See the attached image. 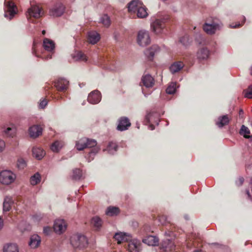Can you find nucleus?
Here are the masks:
<instances>
[{
	"mask_svg": "<svg viewBox=\"0 0 252 252\" xmlns=\"http://www.w3.org/2000/svg\"><path fill=\"white\" fill-rule=\"evenodd\" d=\"M70 244L75 249H82L87 247L88 241L84 235L77 233L71 237Z\"/></svg>",
	"mask_w": 252,
	"mask_h": 252,
	"instance_id": "f257e3e1",
	"label": "nucleus"
},
{
	"mask_svg": "<svg viewBox=\"0 0 252 252\" xmlns=\"http://www.w3.org/2000/svg\"><path fill=\"white\" fill-rule=\"evenodd\" d=\"M4 16L7 19L11 20L17 13V8L11 0H5L4 3Z\"/></svg>",
	"mask_w": 252,
	"mask_h": 252,
	"instance_id": "f03ea898",
	"label": "nucleus"
},
{
	"mask_svg": "<svg viewBox=\"0 0 252 252\" xmlns=\"http://www.w3.org/2000/svg\"><path fill=\"white\" fill-rule=\"evenodd\" d=\"M221 23L217 19H213L210 23H205L203 27L204 31L208 34L212 35L222 27Z\"/></svg>",
	"mask_w": 252,
	"mask_h": 252,
	"instance_id": "7ed1b4c3",
	"label": "nucleus"
},
{
	"mask_svg": "<svg viewBox=\"0 0 252 252\" xmlns=\"http://www.w3.org/2000/svg\"><path fill=\"white\" fill-rule=\"evenodd\" d=\"M97 145L95 140L86 137L80 138L76 142L75 148L78 151H82L85 148H91Z\"/></svg>",
	"mask_w": 252,
	"mask_h": 252,
	"instance_id": "20e7f679",
	"label": "nucleus"
},
{
	"mask_svg": "<svg viewBox=\"0 0 252 252\" xmlns=\"http://www.w3.org/2000/svg\"><path fill=\"white\" fill-rule=\"evenodd\" d=\"M43 46L45 50L49 52V54L46 56L44 53H43L40 55V57L45 60L51 59L55 47L54 41L49 38H45L43 40Z\"/></svg>",
	"mask_w": 252,
	"mask_h": 252,
	"instance_id": "39448f33",
	"label": "nucleus"
},
{
	"mask_svg": "<svg viewBox=\"0 0 252 252\" xmlns=\"http://www.w3.org/2000/svg\"><path fill=\"white\" fill-rule=\"evenodd\" d=\"M16 176L10 170H3L0 172V183L3 185H8L13 183Z\"/></svg>",
	"mask_w": 252,
	"mask_h": 252,
	"instance_id": "423d86ee",
	"label": "nucleus"
},
{
	"mask_svg": "<svg viewBox=\"0 0 252 252\" xmlns=\"http://www.w3.org/2000/svg\"><path fill=\"white\" fill-rule=\"evenodd\" d=\"M159 122V115L156 112H150L145 117L144 124L148 126L149 129L154 130L155 129L154 124L158 125Z\"/></svg>",
	"mask_w": 252,
	"mask_h": 252,
	"instance_id": "0eeeda50",
	"label": "nucleus"
},
{
	"mask_svg": "<svg viewBox=\"0 0 252 252\" xmlns=\"http://www.w3.org/2000/svg\"><path fill=\"white\" fill-rule=\"evenodd\" d=\"M151 39L149 32L145 30L139 31L137 33V42L142 47H145L150 44Z\"/></svg>",
	"mask_w": 252,
	"mask_h": 252,
	"instance_id": "6e6552de",
	"label": "nucleus"
},
{
	"mask_svg": "<svg viewBox=\"0 0 252 252\" xmlns=\"http://www.w3.org/2000/svg\"><path fill=\"white\" fill-rule=\"evenodd\" d=\"M166 19L165 18L157 19L151 24V29L156 34L162 32L165 28Z\"/></svg>",
	"mask_w": 252,
	"mask_h": 252,
	"instance_id": "1a4fd4ad",
	"label": "nucleus"
},
{
	"mask_svg": "<svg viewBox=\"0 0 252 252\" xmlns=\"http://www.w3.org/2000/svg\"><path fill=\"white\" fill-rule=\"evenodd\" d=\"M43 14L44 12L41 7L37 5H33L28 9L27 15L28 17L39 18Z\"/></svg>",
	"mask_w": 252,
	"mask_h": 252,
	"instance_id": "9d476101",
	"label": "nucleus"
},
{
	"mask_svg": "<svg viewBox=\"0 0 252 252\" xmlns=\"http://www.w3.org/2000/svg\"><path fill=\"white\" fill-rule=\"evenodd\" d=\"M65 7L61 3L55 4L49 10V15L53 17H59L62 15L64 11Z\"/></svg>",
	"mask_w": 252,
	"mask_h": 252,
	"instance_id": "9b49d317",
	"label": "nucleus"
},
{
	"mask_svg": "<svg viewBox=\"0 0 252 252\" xmlns=\"http://www.w3.org/2000/svg\"><path fill=\"white\" fill-rule=\"evenodd\" d=\"M66 227L67 224L64 220L57 219L54 222L53 228L56 233L60 234L65 231Z\"/></svg>",
	"mask_w": 252,
	"mask_h": 252,
	"instance_id": "f8f14e48",
	"label": "nucleus"
},
{
	"mask_svg": "<svg viewBox=\"0 0 252 252\" xmlns=\"http://www.w3.org/2000/svg\"><path fill=\"white\" fill-rule=\"evenodd\" d=\"M128 250L129 252H140L141 250V243L136 239L130 240L128 241Z\"/></svg>",
	"mask_w": 252,
	"mask_h": 252,
	"instance_id": "ddd939ff",
	"label": "nucleus"
},
{
	"mask_svg": "<svg viewBox=\"0 0 252 252\" xmlns=\"http://www.w3.org/2000/svg\"><path fill=\"white\" fill-rule=\"evenodd\" d=\"M131 126V123L128 118L122 117L118 120L117 130L122 131L127 130Z\"/></svg>",
	"mask_w": 252,
	"mask_h": 252,
	"instance_id": "4468645a",
	"label": "nucleus"
},
{
	"mask_svg": "<svg viewBox=\"0 0 252 252\" xmlns=\"http://www.w3.org/2000/svg\"><path fill=\"white\" fill-rule=\"evenodd\" d=\"M101 99V94L98 90L92 91L89 94L88 96V102L93 104L98 103Z\"/></svg>",
	"mask_w": 252,
	"mask_h": 252,
	"instance_id": "2eb2a0df",
	"label": "nucleus"
},
{
	"mask_svg": "<svg viewBox=\"0 0 252 252\" xmlns=\"http://www.w3.org/2000/svg\"><path fill=\"white\" fill-rule=\"evenodd\" d=\"M155 84L153 77L150 74L144 75L141 78V86H144L147 88H152Z\"/></svg>",
	"mask_w": 252,
	"mask_h": 252,
	"instance_id": "dca6fc26",
	"label": "nucleus"
},
{
	"mask_svg": "<svg viewBox=\"0 0 252 252\" xmlns=\"http://www.w3.org/2000/svg\"><path fill=\"white\" fill-rule=\"evenodd\" d=\"M69 82L64 78H59L55 82V87L59 91H65L68 88Z\"/></svg>",
	"mask_w": 252,
	"mask_h": 252,
	"instance_id": "f3484780",
	"label": "nucleus"
},
{
	"mask_svg": "<svg viewBox=\"0 0 252 252\" xmlns=\"http://www.w3.org/2000/svg\"><path fill=\"white\" fill-rule=\"evenodd\" d=\"M114 237L118 244L123 242H128L131 239L130 234L122 232L116 233Z\"/></svg>",
	"mask_w": 252,
	"mask_h": 252,
	"instance_id": "a211bd4d",
	"label": "nucleus"
},
{
	"mask_svg": "<svg viewBox=\"0 0 252 252\" xmlns=\"http://www.w3.org/2000/svg\"><path fill=\"white\" fill-rule=\"evenodd\" d=\"M143 4L139 0H132L128 4V11L131 13H135Z\"/></svg>",
	"mask_w": 252,
	"mask_h": 252,
	"instance_id": "6ab92c4d",
	"label": "nucleus"
},
{
	"mask_svg": "<svg viewBox=\"0 0 252 252\" xmlns=\"http://www.w3.org/2000/svg\"><path fill=\"white\" fill-rule=\"evenodd\" d=\"M42 129L38 125H34L29 127V133L31 137L36 138L42 134Z\"/></svg>",
	"mask_w": 252,
	"mask_h": 252,
	"instance_id": "aec40b11",
	"label": "nucleus"
},
{
	"mask_svg": "<svg viewBox=\"0 0 252 252\" xmlns=\"http://www.w3.org/2000/svg\"><path fill=\"white\" fill-rule=\"evenodd\" d=\"M3 132L4 134L8 137H13L16 132V128L14 125L10 124L7 126H4L3 127Z\"/></svg>",
	"mask_w": 252,
	"mask_h": 252,
	"instance_id": "412c9836",
	"label": "nucleus"
},
{
	"mask_svg": "<svg viewBox=\"0 0 252 252\" xmlns=\"http://www.w3.org/2000/svg\"><path fill=\"white\" fill-rule=\"evenodd\" d=\"M210 55L209 50L206 47L200 48L197 53V58L200 60H207Z\"/></svg>",
	"mask_w": 252,
	"mask_h": 252,
	"instance_id": "4be33fe9",
	"label": "nucleus"
},
{
	"mask_svg": "<svg viewBox=\"0 0 252 252\" xmlns=\"http://www.w3.org/2000/svg\"><path fill=\"white\" fill-rule=\"evenodd\" d=\"M100 38L99 34L95 31H90L88 33V42L92 44L96 43Z\"/></svg>",
	"mask_w": 252,
	"mask_h": 252,
	"instance_id": "5701e85b",
	"label": "nucleus"
},
{
	"mask_svg": "<svg viewBox=\"0 0 252 252\" xmlns=\"http://www.w3.org/2000/svg\"><path fill=\"white\" fill-rule=\"evenodd\" d=\"M14 203V200L11 196H6L3 203V211L8 212L11 209L12 205Z\"/></svg>",
	"mask_w": 252,
	"mask_h": 252,
	"instance_id": "b1692460",
	"label": "nucleus"
},
{
	"mask_svg": "<svg viewBox=\"0 0 252 252\" xmlns=\"http://www.w3.org/2000/svg\"><path fill=\"white\" fill-rule=\"evenodd\" d=\"M159 51L160 48L158 45H153L145 51V54L149 59H152Z\"/></svg>",
	"mask_w": 252,
	"mask_h": 252,
	"instance_id": "393cba45",
	"label": "nucleus"
},
{
	"mask_svg": "<svg viewBox=\"0 0 252 252\" xmlns=\"http://www.w3.org/2000/svg\"><path fill=\"white\" fill-rule=\"evenodd\" d=\"M230 120L227 115H223L218 117L216 122V124L219 127L221 128L224 126L228 125Z\"/></svg>",
	"mask_w": 252,
	"mask_h": 252,
	"instance_id": "a878e982",
	"label": "nucleus"
},
{
	"mask_svg": "<svg viewBox=\"0 0 252 252\" xmlns=\"http://www.w3.org/2000/svg\"><path fill=\"white\" fill-rule=\"evenodd\" d=\"M41 242L40 237L37 235H33L30 238L29 244L31 248L35 249L38 247Z\"/></svg>",
	"mask_w": 252,
	"mask_h": 252,
	"instance_id": "bb28decb",
	"label": "nucleus"
},
{
	"mask_svg": "<svg viewBox=\"0 0 252 252\" xmlns=\"http://www.w3.org/2000/svg\"><path fill=\"white\" fill-rule=\"evenodd\" d=\"M72 57L75 61L86 62L88 60L86 55L80 51H75L72 54Z\"/></svg>",
	"mask_w": 252,
	"mask_h": 252,
	"instance_id": "cd10ccee",
	"label": "nucleus"
},
{
	"mask_svg": "<svg viewBox=\"0 0 252 252\" xmlns=\"http://www.w3.org/2000/svg\"><path fill=\"white\" fill-rule=\"evenodd\" d=\"M143 242L149 246H155L158 244V239L156 236L149 235L143 239Z\"/></svg>",
	"mask_w": 252,
	"mask_h": 252,
	"instance_id": "c85d7f7f",
	"label": "nucleus"
},
{
	"mask_svg": "<svg viewBox=\"0 0 252 252\" xmlns=\"http://www.w3.org/2000/svg\"><path fill=\"white\" fill-rule=\"evenodd\" d=\"M184 66V63L182 62H176L170 66V71L172 74L176 73L180 71Z\"/></svg>",
	"mask_w": 252,
	"mask_h": 252,
	"instance_id": "c756f323",
	"label": "nucleus"
},
{
	"mask_svg": "<svg viewBox=\"0 0 252 252\" xmlns=\"http://www.w3.org/2000/svg\"><path fill=\"white\" fill-rule=\"evenodd\" d=\"M3 252H19V247L16 244L9 243L5 245L3 248Z\"/></svg>",
	"mask_w": 252,
	"mask_h": 252,
	"instance_id": "7c9ffc66",
	"label": "nucleus"
},
{
	"mask_svg": "<svg viewBox=\"0 0 252 252\" xmlns=\"http://www.w3.org/2000/svg\"><path fill=\"white\" fill-rule=\"evenodd\" d=\"M136 15L138 18L144 19L148 17L149 14L147 8L143 4L142 6L139 7L136 11Z\"/></svg>",
	"mask_w": 252,
	"mask_h": 252,
	"instance_id": "2f4dec72",
	"label": "nucleus"
},
{
	"mask_svg": "<svg viewBox=\"0 0 252 252\" xmlns=\"http://www.w3.org/2000/svg\"><path fill=\"white\" fill-rule=\"evenodd\" d=\"M174 243L171 240H167L163 242L162 249L165 252H170L174 249Z\"/></svg>",
	"mask_w": 252,
	"mask_h": 252,
	"instance_id": "473e14b6",
	"label": "nucleus"
},
{
	"mask_svg": "<svg viewBox=\"0 0 252 252\" xmlns=\"http://www.w3.org/2000/svg\"><path fill=\"white\" fill-rule=\"evenodd\" d=\"M32 155L35 158L40 160L43 158L45 155V153L40 148L34 147L32 149Z\"/></svg>",
	"mask_w": 252,
	"mask_h": 252,
	"instance_id": "72a5a7b5",
	"label": "nucleus"
},
{
	"mask_svg": "<svg viewBox=\"0 0 252 252\" xmlns=\"http://www.w3.org/2000/svg\"><path fill=\"white\" fill-rule=\"evenodd\" d=\"M118 150V145L115 142H110L104 151H107L110 155L114 154Z\"/></svg>",
	"mask_w": 252,
	"mask_h": 252,
	"instance_id": "f704fd0d",
	"label": "nucleus"
},
{
	"mask_svg": "<svg viewBox=\"0 0 252 252\" xmlns=\"http://www.w3.org/2000/svg\"><path fill=\"white\" fill-rule=\"evenodd\" d=\"M64 143L62 141H56L52 144L50 148L51 150L54 153L59 152L60 150L63 148Z\"/></svg>",
	"mask_w": 252,
	"mask_h": 252,
	"instance_id": "c9c22d12",
	"label": "nucleus"
},
{
	"mask_svg": "<svg viewBox=\"0 0 252 252\" xmlns=\"http://www.w3.org/2000/svg\"><path fill=\"white\" fill-rule=\"evenodd\" d=\"M41 180V177L38 172L35 173L32 175L30 179V184L32 186H35L40 183Z\"/></svg>",
	"mask_w": 252,
	"mask_h": 252,
	"instance_id": "e433bc0d",
	"label": "nucleus"
},
{
	"mask_svg": "<svg viewBox=\"0 0 252 252\" xmlns=\"http://www.w3.org/2000/svg\"><path fill=\"white\" fill-rule=\"evenodd\" d=\"M92 225L95 228V229L98 230L100 228L102 221L101 219L97 216L94 217L91 220Z\"/></svg>",
	"mask_w": 252,
	"mask_h": 252,
	"instance_id": "4c0bfd02",
	"label": "nucleus"
},
{
	"mask_svg": "<svg viewBox=\"0 0 252 252\" xmlns=\"http://www.w3.org/2000/svg\"><path fill=\"white\" fill-rule=\"evenodd\" d=\"M120 212L119 209L116 207L110 206L106 210V214L108 216H115L117 215Z\"/></svg>",
	"mask_w": 252,
	"mask_h": 252,
	"instance_id": "58836bf2",
	"label": "nucleus"
},
{
	"mask_svg": "<svg viewBox=\"0 0 252 252\" xmlns=\"http://www.w3.org/2000/svg\"><path fill=\"white\" fill-rule=\"evenodd\" d=\"M82 177V172L79 168H75L72 170V178L75 180H80Z\"/></svg>",
	"mask_w": 252,
	"mask_h": 252,
	"instance_id": "ea45409f",
	"label": "nucleus"
},
{
	"mask_svg": "<svg viewBox=\"0 0 252 252\" xmlns=\"http://www.w3.org/2000/svg\"><path fill=\"white\" fill-rule=\"evenodd\" d=\"M239 133L246 138H250L249 134H250V131L248 127L244 125L242 126Z\"/></svg>",
	"mask_w": 252,
	"mask_h": 252,
	"instance_id": "a19ab883",
	"label": "nucleus"
},
{
	"mask_svg": "<svg viewBox=\"0 0 252 252\" xmlns=\"http://www.w3.org/2000/svg\"><path fill=\"white\" fill-rule=\"evenodd\" d=\"M176 83L175 82H171L170 83L166 89V93L170 94H174L176 92Z\"/></svg>",
	"mask_w": 252,
	"mask_h": 252,
	"instance_id": "79ce46f5",
	"label": "nucleus"
},
{
	"mask_svg": "<svg viewBox=\"0 0 252 252\" xmlns=\"http://www.w3.org/2000/svg\"><path fill=\"white\" fill-rule=\"evenodd\" d=\"M93 149L89 153V159L88 161L90 162L94 159V156L99 151L100 148L96 146L92 147Z\"/></svg>",
	"mask_w": 252,
	"mask_h": 252,
	"instance_id": "37998d69",
	"label": "nucleus"
},
{
	"mask_svg": "<svg viewBox=\"0 0 252 252\" xmlns=\"http://www.w3.org/2000/svg\"><path fill=\"white\" fill-rule=\"evenodd\" d=\"M100 22L105 27H108L110 24V20L107 15H104L100 19Z\"/></svg>",
	"mask_w": 252,
	"mask_h": 252,
	"instance_id": "c03bdc74",
	"label": "nucleus"
},
{
	"mask_svg": "<svg viewBox=\"0 0 252 252\" xmlns=\"http://www.w3.org/2000/svg\"><path fill=\"white\" fill-rule=\"evenodd\" d=\"M179 42L184 46H188L189 43V39L188 35H186L180 38Z\"/></svg>",
	"mask_w": 252,
	"mask_h": 252,
	"instance_id": "a18cd8bd",
	"label": "nucleus"
},
{
	"mask_svg": "<svg viewBox=\"0 0 252 252\" xmlns=\"http://www.w3.org/2000/svg\"><path fill=\"white\" fill-rule=\"evenodd\" d=\"M17 165L19 169H24L26 166L27 163L23 158H19L17 160Z\"/></svg>",
	"mask_w": 252,
	"mask_h": 252,
	"instance_id": "49530a36",
	"label": "nucleus"
},
{
	"mask_svg": "<svg viewBox=\"0 0 252 252\" xmlns=\"http://www.w3.org/2000/svg\"><path fill=\"white\" fill-rule=\"evenodd\" d=\"M245 97L252 98V86H250L249 88L243 91Z\"/></svg>",
	"mask_w": 252,
	"mask_h": 252,
	"instance_id": "de8ad7c7",
	"label": "nucleus"
},
{
	"mask_svg": "<svg viewBox=\"0 0 252 252\" xmlns=\"http://www.w3.org/2000/svg\"><path fill=\"white\" fill-rule=\"evenodd\" d=\"M243 21L242 24H240V23H238L237 24H231L229 25V27L231 28H238L242 26V25L245 23L246 21V18L245 17H243Z\"/></svg>",
	"mask_w": 252,
	"mask_h": 252,
	"instance_id": "09e8293b",
	"label": "nucleus"
},
{
	"mask_svg": "<svg viewBox=\"0 0 252 252\" xmlns=\"http://www.w3.org/2000/svg\"><path fill=\"white\" fill-rule=\"evenodd\" d=\"M47 105V100L45 99H41L39 103V107L42 109L44 108Z\"/></svg>",
	"mask_w": 252,
	"mask_h": 252,
	"instance_id": "8fccbe9b",
	"label": "nucleus"
},
{
	"mask_svg": "<svg viewBox=\"0 0 252 252\" xmlns=\"http://www.w3.org/2000/svg\"><path fill=\"white\" fill-rule=\"evenodd\" d=\"M52 232V229L51 227L46 226L44 227L43 228V232L45 234L48 235H50L51 232Z\"/></svg>",
	"mask_w": 252,
	"mask_h": 252,
	"instance_id": "3c124183",
	"label": "nucleus"
},
{
	"mask_svg": "<svg viewBox=\"0 0 252 252\" xmlns=\"http://www.w3.org/2000/svg\"><path fill=\"white\" fill-rule=\"evenodd\" d=\"M5 144L4 141L3 140L0 139V153L3 151L5 148Z\"/></svg>",
	"mask_w": 252,
	"mask_h": 252,
	"instance_id": "603ef678",
	"label": "nucleus"
},
{
	"mask_svg": "<svg viewBox=\"0 0 252 252\" xmlns=\"http://www.w3.org/2000/svg\"><path fill=\"white\" fill-rule=\"evenodd\" d=\"M3 226V220L2 217H0V230H1Z\"/></svg>",
	"mask_w": 252,
	"mask_h": 252,
	"instance_id": "864d4df0",
	"label": "nucleus"
},
{
	"mask_svg": "<svg viewBox=\"0 0 252 252\" xmlns=\"http://www.w3.org/2000/svg\"><path fill=\"white\" fill-rule=\"evenodd\" d=\"M239 185H241L243 183V182H244L243 178H240L239 179Z\"/></svg>",
	"mask_w": 252,
	"mask_h": 252,
	"instance_id": "5fc2aeb1",
	"label": "nucleus"
},
{
	"mask_svg": "<svg viewBox=\"0 0 252 252\" xmlns=\"http://www.w3.org/2000/svg\"><path fill=\"white\" fill-rule=\"evenodd\" d=\"M32 52H33V54H34L36 56L39 57V56L35 53V45H33Z\"/></svg>",
	"mask_w": 252,
	"mask_h": 252,
	"instance_id": "6e6d98bb",
	"label": "nucleus"
},
{
	"mask_svg": "<svg viewBox=\"0 0 252 252\" xmlns=\"http://www.w3.org/2000/svg\"><path fill=\"white\" fill-rule=\"evenodd\" d=\"M239 115L240 116H241V115H242L243 114H244V111L242 109H240L239 110Z\"/></svg>",
	"mask_w": 252,
	"mask_h": 252,
	"instance_id": "4d7b16f0",
	"label": "nucleus"
},
{
	"mask_svg": "<svg viewBox=\"0 0 252 252\" xmlns=\"http://www.w3.org/2000/svg\"><path fill=\"white\" fill-rule=\"evenodd\" d=\"M193 252H202V251L201 250H196V251H194Z\"/></svg>",
	"mask_w": 252,
	"mask_h": 252,
	"instance_id": "13d9d810",
	"label": "nucleus"
},
{
	"mask_svg": "<svg viewBox=\"0 0 252 252\" xmlns=\"http://www.w3.org/2000/svg\"><path fill=\"white\" fill-rule=\"evenodd\" d=\"M45 32H45V30H43V31H42V34H43V35H44V34H45Z\"/></svg>",
	"mask_w": 252,
	"mask_h": 252,
	"instance_id": "bf43d9fd",
	"label": "nucleus"
},
{
	"mask_svg": "<svg viewBox=\"0 0 252 252\" xmlns=\"http://www.w3.org/2000/svg\"><path fill=\"white\" fill-rule=\"evenodd\" d=\"M165 235H168L169 236H171V234H170V233H165Z\"/></svg>",
	"mask_w": 252,
	"mask_h": 252,
	"instance_id": "052dcab7",
	"label": "nucleus"
},
{
	"mask_svg": "<svg viewBox=\"0 0 252 252\" xmlns=\"http://www.w3.org/2000/svg\"><path fill=\"white\" fill-rule=\"evenodd\" d=\"M250 73L252 75V65L251 67V72H250Z\"/></svg>",
	"mask_w": 252,
	"mask_h": 252,
	"instance_id": "680f3d73",
	"label": "nucleus"
},
{
	"mask_svg": "<svg viewBox=\"0 0 252 252\" xmlns=\"http://www.w3.org/2000/svg\"><path fill=\"white\" fill-rule=\"evenodd\" d=\"M84 104H85V102H83L82 105H84Z\"/></svg>",
	"mask_w": 252,
	"mask_h": 252,
	"instance_id": "e2e57ef3",
	"label": "nucleus"
},
{
	"mask_svg": "<svg viewBox=\"0 0 252 252\" xmlns=\"http://www.w3.org/2000/svg\"><path fill=\"white\" fill-rule=\"evenodd\" d=\"M198 35L199 36V37H201V35L200 34H199Z\"/></svg>",
	"mask_w": 252,
	"mask_h": 252,
	"instance_id": "0e129e2a",
	"label": "nucleus"
}]
</instances>
